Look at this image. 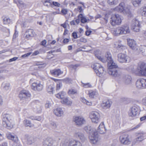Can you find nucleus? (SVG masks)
<instances>
[{"label":"nucleus","mask_w":146,"mask_h":146,"mask_svg":"<svg viewBox=\"0 0 146 146\" xmlns=\"http://www.w3.org/2000/svg\"><path fill=\"white\" fill-rule=\"evenodd\" d=\"M95 55L96 57L102 62H107L108 67V72L109 74L114 77L120 78L121 77V73L118 70V66L114 62L110 52H107L104 58L101 56L100 54L98 53L97 51L95 52Z\"/></svg>","instance_id":"f257e3e1"},{"label":"nucleus","mask_w":146,"mask_h":146,"mask_svg":"<svg viewBox=\"0 0 146 146\" xmlns=\"http://www.w3.org/2000/svg\"><path fill=\"white\" fill-rule=\"evenodd\" d=\"M84 130L88 133L90 134L89 139L92 144H95L99 140L100 138L97 132L96 131H94L92 127L90 126L85 127Z\"/></svg>","instance_id":"f03ea898"},{"label":"nucleus","mask_w":146,"mask_h":146,"mask_svg":"<svg viewBox=\"0 0 146 146\" xmlns=\"http://www.w3.org/2000/svg\"><path fill=\"white\" fill-rule=\"evenodd\" d=\"M112 32L114 35L118 36L129 33L130 30L128 25L125 24L121 27L115 29L112 31Z\"/></svg>","instance_id":"7ed1b4c3"},{"label":"nucleus","mask_w":146,"mask_h":146,"mask_svg":"<svg viewBox=\"0 0 146 146\" xmlns=\"http://www.w3.org/2000/svg\"><path fill=\"white\" fill-rule=\"evenodd\" d=\"M127 44L129 47L133 50L134 54H138L139 53L140 47L137 42L133 39H129L127 40Z\"/></svg>","instance_id":"20e7f679"},{"label":"nucleus","mask_w":146,"mask_h":146,"mask_svg":"<svg viewBox=\"0 0 146 146\" xmlns=\"http://www.w3.org/2000/svg\"><path fill=\"white\" fill-rule=\"evenodd\" d=\"M117 60L120 63H126L130 62L131 58L126 54L120 53L117 55Z\"/></svg>","instance_id":"39448f33"},{"label":"nucleus","mask_w":146,"mask_h":146,"mask_svg":"<svg viewBox=\"0 0 146 146\" xmlns=\"http://www.w3.org/2000/svg\"><path fill=\"white\" fill-rule=\"evenodd\" d=\"M141 28L140 22L138 20L134 18L133 19L131 23V28L134 31L138 32Z\"/></svg>","instance_id":"423d86ee"},{"label":"nucleus","mask_w":146,"mask_h":146,"mask_svg":"<svg viewBox=\"0 0 146 146\" xmlns=\"http://www.w3.org/2000/svg\"><path fill=\"white\" fill-rule=\"evenodd\" d=\"M140 110V108L138 106L135 105L132 106L129 110V116L133 117L139 115Z\"/></svg>","instance_id":"0eeeda50"},{"label":"nucleus","mask_w":146,"mask_h":146,"mask_svg":"<svg viewBox=\"0 0 146 146\" xmlns=\"http://www.w3.org/2000/svg\"><path fill=\"white\" fill-rule=\"evenodd\" d=\"M93 69L98 76L100 77L102 76L104 71V68L99 63H95L93 65Z\"/></svg>","instance_id":"6e6552de"},{"label":"nucleus","mask_w":146,"mask_h":146,"mask_svg":"<svg viewBox=\"0 0 146 146\" xmlns=\"http://www.w3.org/2000/svg\"><path fill=\"white\" fill-rule=\"evenodd\" d=\"M138 75L146 76V65L144 62H143L139 64L137 68Z\"/></svg>","instance_id":"1a4fd4ad"},{"label":"nucleus","mask_w":146,"mask_h":146,"mask_svg":"<svg viewBox=\"0 0 146 146\" xmlns=\"http://www.w3.org/2000/svg\"><path fill=\"white\" fill-rule=\"evenodd\" d=\"M110 22L111 24L114 26L116 25H119L121 22V20L119 15L115 14L111 18Z\"/></svg>","instance_id":"9d476101"},{"label":"nucleus","mask_w":146,"mask_h":146,"mask_svg":"<svg viewBox=\"0 0 146 146\" xmlns=\"http://www.w3.org/2000/svg\"><path fill=\"white\" fill-rule=\"evenodd\" d=\"M90 118L94 123H98L100 118L99 113L96 111H92L90 115Z\"/></svg>","instance_id":"9b49d317"},{"label":"nucleus","mask_w":146,"mask_h":146,"mask_svg":"<svg viewBox=\"0 0 146 146\" xmlns=\"http://www.w3.org/2000/svg\"><path fill=\"white\" fill-rule=\"evenodd\" d=\"M119 139L121 143L123 145H128L130 143L129 136L127 134H122L120 136Z\"/></svg>","instance_id":"f8f14e48"},{"label":"nucleus","mask_w":146,"mask_h":146,"mask_svg":"<svg viewBox=\"0 0 146 146\" xmlns=\"http://www.w3.org/2000/svg\"><path fill=\"white\" fill-rule=\"evenodd\" d=\"M136 86L138 89L146 88V79H140L137 80L136 82Z\"/></svg>","instance_id":"ddd939ff"},{"label":"nucleus","mask_w":146,"mask_h":146,"mask_svg":"<svg viewBox=\"0 0 146 146\" xmlns=\"http://www.w3.org/2000/svg\"><path fill=\"white\" fill-rule=\"evenodd\" d=\"M73 121L77 125H81L85 123V120L83 117L81 116L74 117Z\"/></svg>","instance_id":"4468645a"},{"label":"nucleus","mask_w":146,"mask_h":146,"mask_svg":"<svg viewBox=\"0 0 146 146\" xmlns=\"http://www.w3.org/2000/svg\"><path fill=\"white\" fill-rule=\"evenodd\" d=\"M32 89L34 91H40L43 89V86L41 83L34 82L32 84Z\"/></svg>","instance_id":"2eb2a0df"},{"label":"nucleus","mask_w":146,"mask_h":146,"mask_svg":"<svg viewBox=\"0 0 146 146\" xmlns=\"http://www.w3.org/2000/svg\"><path fill=\"white\" fill-rule=\"evenodd\" d=\"M6 136L8 139L12 140L14 142L17 143L19 142V139L17 136L13 135L11 132H7L6 134Z\"/></svg>","instance_id":"dca6fc26"},{"label":"nucleus","mask_w":146,"mask_h":146,"mask_svg":"<svg viewBox=\"0 0 146 146\" xmlns=\"http://www.w3.org/2000/svg\"><path fill=\"white\" fill-rule=\"evenodd\" d=\"M123 81L124 84L126 85H129L132 83V78L128 74L123 75Z\"/></svg>","instance_id":"f3484780"},{"label":"nucleus","mask_w":146,"mask_h":146,"mask_svg":"<svg viewBox=\"0 0 146 146\" xmlns=\"http://www.w3.org/2000/svg\"><path fill=\"white\" fill-rule=\"evenodd\" d=\"M19 96V98L21 100L23 99V98H26L30 97L31 94L28 91L23 90L20 91Z\"/></svg>","instance_id":"a211bd4d"},{"label":"nucleus","mask_w":146,"mask_h":146,"mask_svg":"<svg viewBox=\"0 0 146 146\" xmlns=\"http://www.w3.org/2000/svg\"><path fill=\"white\" fill-rule=\"evenodd\" d=\"M53 142L52 139L47 138L44 140L43 145L44 146H52Z\"/></svg>","instance_id":"6ab92c4d"},{"label":"nucleus","mask_w":146,"mask_h":146,"mask_svg":"<svg viewBox=\"0 0 146 146\" xmlns=\"http://www.w3.org/2000/svg\"><path fill=\"white\" fill-rule=\"evenodd\" d=\"M97 132L100 134L105 133L106 132V130L105 128L103 122L101 123L98 127Z\"/></svg>","instance_id":"aec40b11"},{"label":"nucleus","mask_w":146,"mask_h":146,"mask_svg":"<svg viewBox=\"0 0 146 146\" xmlns=\"http://www.w3.org/2000/svg\"><path fill=\"white\" fill-rule=\"evenodd\" d=\"M144 139V137L143 136V133H139L138 137L137 138L134 139L133 141V144H135L141 142Z\"/></svg>","instance_id":"412c9836"},{"label":"nucleus","mask_w":146,"mask_h":146,"mask_svg":"<svg viewBox=\"0 0 146 146\" xmlns=\"http://www.w3.org/2000/svg\"><path fill=\"white\" fill-rule=\"evenodd\" d=\"M50 72L52 75L57 76L62 74L63 72L60 70V69H56L50 70Z\"/></svg>","instance_id":"4be33fe9"},{"label":"nucleus","mask_w":146,"mask_h":146,"mask_svg":"<svg viewBox=\"0 0 146 146\" xmlns=\"http://www.w3.org/2000/svg\"><path fill=\"white\" fill-rule=\"evenodd\" d=\"M11 120V115L9 114H4L3 115V124L5 125L6 122Z\"/></svg>","instance_id":"5701e85b"},{"label":"nucleus","mask_w":146,"mask_h":146,"mask_svg":"<svg viewBox=\"0 0 146 146\" xmlns=\"http://www.w3.org/2000/svg\"><path fill=\"white\" fill-rule=\"evenodd\" d=\"M124 6V3L123 2L119 4L118 6L115 8V10L120 13L123 12V13Z\"/></svg>","instance_id":"b1692460"},{"label":"nucleus","mask_w":146,"mask_h":146,"mask_svg":"<svg viewBox=\"0 0 146 146\" xmlns=\"http://www.w3.org/2000/svg\"><path fill=\"white\" fill-rule=\"evenodd\" d=\"M54 113L56 116L60 117L63 114V112L61 108H57L54 110Z\"/></svg>","instance_id":"393cba45"},{"label":"nucleus","mask_w":146,"mask_h":146,"mask_svg":"<svg viewBox=\"0 0 146 146\" xmlns=\"http://www.w3.org/2000/svg\"><path fill=\"white\" fill-rule=\"evenodd\" d=\"M75 137L80 138V140L83 142L86 140V138L84 137V134L81 132H76L75 134Z\"/></svg>","instance_id":"a878e982"},{"label":"nucleus","mask_w":146,"mask_h":146,"mask_svg":"<svg viewBox=\"0 0 146 146\" xmlns=\"http://www.w3.org/2000/svg\"><path fill=\"white\" fill-rule=\"evenodd\" d=\"M69 146H82L80 142L78 141L73 140L69 143Z\"/></svg>","instance_id":"bb28decb"},{"label":"nucleus","mask_w":146,"mask_h":146,"mask_svg":"<svg viewBox=\"0 0 146 146\" xmlns=\"http://www.w3.org/2000/svg\"><path fill=\"white\" fill-rule=\"evenodd\" d=\"M111 104V102L108 100L102 104V107L105 109L109 108Z\"/></svg>","instance_id":"cd10ccee"},{"label":"nucleus","mask_w":146,"mask_h":146,"mask_svg":"<svg viewBox=\"0 0 146 146\" xmlns=\"http://www.w3.org/2000/svg\"><path fill=\"white\" fill-rule=\"evenodd\" d=\"M24 138L27 140V143L31 144L33 142V138L32 137L30 136L27 135H26L24 136Z\"/></svg>","instance_id":"c85d7f7f"},{"label":"nucleus","mask_w":146,"mask_h":146,"mask_svg":"<svg viewBox=\"0 0 146 146\" xmlns=\"http://www.w3.org/2000/svg\"><path fill=\"white\" fill-rule=\"evenodd\" d=\"M26 34L25 37L26 38H29L30 37L33 36L34 35V32L33 30L30 29L27 31L26 32Z\"/></svg>","instance_id":"c756f323"},{"label":"nucleus","mask_w":146,"mask_h":146,"mask_svg":"<svg viewBox=\"0 0 146 146\" xmlns=\"http://www.w3.org/2000/svg\"><path fill=\"white\" fill-rule=\"evenodd\" d=\"M139 49V53L141 52L143 55L146 56V45H141Z\"/></svg>","instance_id":"7c9ffc66"},{"label":"nucleus","mask_w":146,"mask_h":146,"mask_svg":"<svg viewBox=\"0 0 146 146\" xmlns=\"http://www.w3.org/2000/svg\"><path fill=\"white\" fill-rule=\"evenodd\" d=\"M141 0H134L131 1L133 6L135 7H138L141 4Z\"/></svg>","instance_id":"2f4dec72"},{"label":"nucleus","mask_w":146,"mask_h":146,"mask_svg":"<svg viewBox=\"0 0 146 146\" xmlns=\"http://www.w3.org/2000/svg\"><path fill=\"white\" fill-rule=\"evenodd\" d=\"M79 18H80V21L82 23H85L87 22V19H86L85 17L83 16L82 14H79L78 17Z\"/></svg>","instance_id":"473e14b6"},{"label":"nucleus","mask_w":146,"mask_h":146,"mask_svg":"<svg viewBox=\"0 0 146 146\" xmlns=\"http://www.w3.org/2000/svg\"><path fill=\"white\" fill-rule=\"evenodd\" d=\"M61 102L62 103L66 105H70L72 103L71 102L68 100L67 98H64Z\"/></svg>","instance_id":"72a5a7b5"},{"label":"nucleus","mask_w":146,"mask_h":146,"mask_svg":"<svg viewBox=\"0 0 146 146\" xmlns=\"http://www.w3.org/2000/svg\"><path fill=\"white\" fill-rule=\"evenodd\" d=\"M65 93L64 91H62L58 93L57 94H56V97L57 98H60L61 99H64V96L65 95Z\"/></svg>","instance_id":"f704fd0d"},{"label":"nucleus","mask_w":146,"mask_h":146,"mask_svg":"<svg viewBox=\"0 0 146 146\" xmlns=\"http://www.w3.org/2000/svg\"><path fill=\"white\" fill-rule=\"evenodd\" d=\"M54 88V86L53 85L48 86L47 88V91L48 92L52 93Z\"/></svg>","instance_id":"c9c22d12"},{"label":"nucleus","mask_w":146,"mask_h":146,"mask_svg":"<svg viewBox=\"0 0 146 146\" xmlns=\"http://www.w3.org/2000/svg\"><path fill=\"white\" fill-rule=\"evenodd\" d=\"M108 3L110 5H116L118 3V0H108Z\"/></svg>","instance_id":"e433bc0d"},{"label":"nucleus","mask_w":146,"mask_h":146,"mask_svg":"<svg viewBox=\"0 0 146 146\" xmlns=\"http://www.w3.org/2000/svg\"><path fill=\"white\" fill-rule=\"evenodd\" d=\"M96 92L95 91L92 90H89L88 91V95H89V97L90 98H94V96L96 94Z\"/></svg>","instance_id":"4c0bfd02"},{"label":"nucleus","mask_w":146,"mask_h":146,"mask_svg":"<svg viewBox=\"0 0 146 146\" xmlns=\"http://www.w3.org/2000/svg\"><path fill=\"white\" fill-rule=\"evenodd\" d=\"M4 126L6 127L7 128H12L13 127V125L10 123V121L7 122L5 125H3Z\"/></svg>","instance_id":"58836bf2"},{"label":"nucleus","mask_w":146,"mask_h":146,"mask_svg":"<svg viewBox=\"0 0 146 146\" xmlns=\"http://www.w3.org/2000/svg\"><path fill=\"white\" fill-rule=\"evenodd\" d=\"M80 100L82 102L84 103H86V104L87 105H91L92 104V103L90 102H89L87 101V100L84 99V98H80Z\"/></svg>","instance_id":"ea45409f"},{"label":"nucleus","mask_w":146,"mask_h":146,"mask_svg":"<svg viewBox=\"0 0 146 146\" xmlns=\"http://www.w3.org/2000/svg\"><path fill=\"white\" fill-rule=\"evenodd\" d=\"M34 110L37 113H40L41 110V107L39 106H37L35 108H34Z\"/></svg>","instance_id":"a19ab883"},{"label":"nucleus","mask_w":146,"mask_h":146,"mask_svg":"<svg viewBox=\"0 0 146 146\" xmlns=\"http://www.w3.org/2000/svg\"><path fill=\"white\" fill-rule=\"evenodd\" d=\"M11 20L9 18L5 17L4 18L3 20V22L4 24H8L10 23Z\"/></svg>","instance_id":"79ce46f5"},{"label":"nucleus","mask_w":146,"mask_h":146,"mask_svg":"<svg viewBox=\"0 0 146 146\" xmlns=\"http://www.w3.org/2000/svg\"><path fill=\"white\" fill-rule=\"evenodd\" d=\"M24 122L25 123V125L27 126H29L30 127H31L32 126V124L31 123V122L30 121V120L27 119H26L24 120Z\"/></svg>","instance_id":"37998d69"},{"label":"nucleus","mask_w":146,"mask_h":146,"mask_svg":"<svg viewBox=\"0 0 146 146\" xmlns=\"http://www.w3.org/2000/svg\"><path fill=\"white\" fill-rule=\"evenodd\" d=\"M44 5L45 6H46L48 7L51 6L52 5V2L51 1H45L44 3Z\"/></svg>","instance_id":"c03bdc74"},{"label":"nucleus","mask_w":146,"mask_h":146,"mask_svg":"<svg viewBox=\"0 0 146 146\" xmlns=\"http://www.w3.org/2000/svg\"><path fill=\"white\" fill-rule=\"evenodd\" d=\"M130 6H127V7H125V6H124V11H123V13H129L130 12Z\"/></svg>","instance_id":"a18cd8bd"},{"label":"nucleus","mask_w":146,"mask_h":146,"mask_svg":"<svg viewBox=\"0 0 146 146\" xmlns=\"http://www.w3.org/2000/svg\"><path fill=\"white\" fill-rule=\"evenodd\" d=\"M30 118L32 120H35L38 121H40L41 119L40 117V116H31L30 117Z\"/></svg>","instance_id":"49530a36"},{"label":"nucleus","mask_w":146,"mask_h":146,"mask_svg":"<svg viewBox=\"0 0 146 146\" xmlns=\"http://www.w3.org/2000/svg\"><path fill=\"white\" fill-rule=\"evenodd\" d=\"M52 5L51 6V7H53L54 6L58 7H60V4L58 2H52Z\"/></svg>","instance_id":"de8ad7c7"},{"label":"nucleus","mask_w":146,"mask_h":146,"mask_svg":"<svg viewBox=\"0 0 146 146\" xmlns=\"http://www.w3.org/2000/svg\"><path fill=\"white\" fill-rule=\"evenodd\" d=\"M77 92L74 89H70L68 91V93L69 95L70 94H74L76 93Z\"/></svg>","instance_id":"09e8293b"},{"label":"nucleus","mask_w":146,"mask_h":146,"mask_svg":"<svg viewBox=\"0 0 146 146\" xmlns=\"http://www.w3.org/2000/svg\"><path fill=\"white\" fill-rule=\"evenodd\" d=\"M81 82L83 84V87L85 88H91L92 86L89 83L86 84H84L82 82Z\"/></svg>","instance_id":"8fccbe9b"},{"label":"nucleus","mask_w":146,"mask_h":146,"mask_svg":"<svg viewBox=\"0 0 146 146\" xmlns=\"http://www.w3.org/2000/svg\"><path fill=\"white\" fill-rule=\"evenodd\" d=\"M51 106V104L49 101H46V102L45 104V107L46 108H49Z\"/></svg>","instance_id":"3c124183"},{"label":"nucleus","mask_w":146,"mask_h":146,"mask_svg":"<svg viewBox=\"0 0 146 146\" xmlns=\"http://www.w3.org/2000/svg\"><path fill=\"white\" fill-rule=\"evenodd\" d=\"M50 125L52 128L55 129L57 127V125L54 122H51L50 123Z\"/></svg>","instance_id":"603ef678"},{"label":"nucleus","mask_w":146,"mask_h":146,"mask_svg":"<svg viewBox=\"0 0 146 146\" xmlns=\"http://www.w3.org/2000/svg\"><path fill=\"white\" fill-rule=\"evenodd\" d=\"M79 40L80 42H87V40L86 38H84V37H81L79 40Z\"/></svg>","instance_id":"864d4df0"},{"label":"nucleus","mask_w":146,"mask_h":146,"mask_svg":"<svg viewBox=\"0 0 146 146\" xmlns=\"http://www.w3.org/2000/svg\"><path fill=\"white\" fill-rule=\"evenodd\" d=\"M68 12L67 10L65 9H62L61 12L63 15H65Z\"/></svg>","instance_id":"5fc2aeb1"},{"label":"nucleus","mask_w":146,"mask_h":146,"mask_svg":"<svg viewBox=\"0 0 146 146\" xmlns=\"http://www.w3.org/2000/svg\"><path fill=\"white\" fill-rule=\"evenodd\" d=\"M72 36H73L74 38H77L78 37V35L75 32H74L72 33Z\"/></svg>","instance_id":"6e6d98bb"},{"label":"nucleus","mask_w":146,"mask_h":146,"mask_svg":"<svg viewBox=\"0 0 146 146\" xmlns=\"http://www.w3.org/2000/svg\"><path fill=\"white\" fill-rule=\"evenodd\" d=\"M31 54V52H29L28 53L25 54L24 55H22L21 57L25 58L27 57L28 56L30 55Z\"/></svg>","instance_id":"4d7b16f0"},{"label":"nucleus","mask_w":146,"mask_h":146,"mask_svg":"<svg viewBox=\"0 0 146 146\" xmlns=\"http://www.w3.org/2000/svg\"><path fill=\"white\" fill-rule=\"evenodd\" d=\"M61 84H60V83H58L57 84L56 86V91L58 90H59L60 89L61 87Z\"/></svg>","instance_id":"13d9d810"},{"label":"nucleus","mask_w":146,"mask_h":146,"mask_svg":"<svg viewBox=\"0 0 146 146\" xmlns=\"http://www.w3.org/2000/svg\"><path fill=\"white\" fill-rule=\"evenodd\" d=\"M141 14L142 15L146 16V7L143 9V11L141 13Z\"/></svg>","instance_id":"bf43d9fd"},{"label":"nucleus","mask_w":146,"mask_h":146,"mask_svg":"<svg viewBox=\"0 0 146 146\" xmlns=\"http://www.w3.org/2000/svg\"><path fill=\"white\" fill-rule=\"evenodd\" d=\"M69 42V39L68 38H65L64 39L63 42V43L64 44H66Z\"/></svg>","instance_id":"052dcab7"},{"label":"nucleus","mask_w":146,"mask_h":146,"mask_svg":"<svg viewBox=\"0 0 146 146\" xmlns=\"http://www.w3.org/2000/svg\"><path fill=\"white\" fill-rule=\"evenodd\" d=\"M10 88V85L9 84H6L4 86V89L6 90H7L9 89Z\"/></svg>","instance_id":"680f3d73"},{"label":"nucleus","mask_w":146,"mask_h":146,"mask_svg":"<svg viewBox=\"0 0 146 146\" xmlns=\"http://www.w3.org/2000/svg\"><path fill=\"white\" fill-rule=\"evenodd\" d=\"M142 102L143 105L146 106V97L142 99Z\"/></svg>","instance_id":"e2e57ef3"},{"label":"nucleus","mask_w":146,"mask_h":146,"mask_svg":"<svg viewBox=\"0 0 146 146\" xmlns=\"http://www.w3.org/2000/svg\"><path fill=\"white\" fill-rule=\"evenodd\" d=\"M18 57H14L13 58L10 59L9 60V62H13V61H15L17 60Z\"/></svg>","instance_id":"0e129e2a"},{"label":"nucleus","mask_w":146,"mask_h":146,"mask_svg":"<svg viewBox=\"0 0 146 146\" xmlns=\"http://www.w3.org/2000/svg\"><path fill=\"white\" fill-rule=\"evenodd\" d=\"M45 66L46 64L43 63V62H42V64H41L40 65L38 66V68H43L45 67Z\"/></svg>","instance_id":"69168bd1"},{"label":"nucleus","mask_w":146,"mask_h":146,"mask_svg":"<svg viewBox=\"0 0 146 146\" xmlns=\"http://www.w3.org/2000/svg\"><path fill=\"white\" fill-rule=\"evenodd\" d=\"M91 32L92 31H89V30H87L85 34L86 35L89 36Z\"/></svg>","instance_id":"338daca9"},{"label":"nucleus","mask_w":146,"mask_h":146,"mask_svg":"<svg viewBox=\"0 0 146 146\" xmlns=\"http://www.w3.org/2000/svg\"><path fill=\"white\" fill-rule=\"evenodd\" d=\"M0 146H8L7 142H3Z\"/></svg>","instance_id":"774afa93"}]
</instances>
